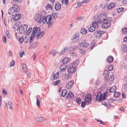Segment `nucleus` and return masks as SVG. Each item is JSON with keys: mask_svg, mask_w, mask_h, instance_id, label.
Wrapping results in <instances>:
<instances>
[{"mask_svg": "<svg viewBox=\"0 0 127 127\" xmlns=\"http://www.w3.org/2000/svg\"><path fill=\"white\" fill-rule=\"evenodd\" d=\"M51 16L52 19H55L57 17V14L56 13H53L51 15H49Z\"/></svg>", "mask_w": 127, "mask_h": 127, "instance_id": "nucleus-32", "label": "nucleus"}, {"mask_svg": "<svg viewBox=\"0 0 127 127\" xmlns=\"http://www.w3.org/2000/svg\"><path fill=\"white\" fill-rule=\"evenodd\" d=\"M114 76L113 75H112L110 77V78L109 79L110 81H113L114 80Z\"/></svg>", "mask_w": 127, "mask_h": 127, "instance_id": "nucleus-61", "label": "nucleus"}, {"mask_svg": "<svg viewBox=\"0 0 127 127\" xmlns=\"http://www.w3.org/2000/svg\"><path fill=\"white\" fill-rule=\"evenodd\" d=\"M83 0L82 1V2H78L77 3V6L78 7H80L81 6L82 4H83L84 3L83 2Z\"/></svg>", "mask_w": 127, "mask_h": 127, "instance_id": "nucleus-55", "label": "nucleus"}, {"mask_svg": "<svg viewBox=\"0 0 127 127\" xmlns=\"http://www.w3.org/2000/svg\"><path fill=\"white\" fill-rule=\"evenodd\" d=\"M24 54H25V52L24 51H23L20 53L19 56L21 57H22Z\"/></svg>", "mask_w": 127, "mask_h": 127, "instance_id": "nucleus-63", "label": "nucleus"}, {"mask_svg": "<svg viewBox=\"0 0 127 127\" xmlns=\"http://www.w3.org/2000/svg\"><path fill=\"white\" fill-rule=\"evenodd\" d=\"M69 75L68 74H66L64 77V79L66 80L69 79Z\"/></svg>", "mask_w": 127, "mask_h": 127, "instance_id": "nucleus-54", "label": "nucleus"}, {"mask_svg": "<svg viewBox=\"0 0 127 127\" xmlns=\"http://www.w3.org/2000/svg\"><path fill=\"white\" fill-rule=\"evenodd\" d=\"M12 104L13 103H12L11 101H9L7 103L5 104V105L8 109L12 110Z\"/></svg>", "mask_w": 127, "mask_h": 127, "instance_id": "nucleus-17", "label": "nucleus"}, {"mask_svg": "<svg viewBox=\"0 0 127 127\" xmlns=\"http://www.w3.org/2000/svg\"><path fill=\"white\" fill-rule=\"evenodd\" d=\"M38 44V42L33 43L29 46V49H31L35 48L37 47Z\"/></svg>", "mask_w": 127, "mask_h": 127, "instance_id": "nucleus-19", "label": "nucleus"}, {"mask_svg": "<svg viewBox=\"0 0 127 127\" xmlns=\"http://www.w3.org/2000/svg\"><path fill=\"white\" fill-rule=\"evenodd\" d=\"M15 64L13 60L11 61L10 63V67L14 66Z\"/></svg>", "mask_w": 127, "mask_h": 127, "instance_id": "nucleus-60", "label": "nucleus"}, {"mask_svg": "<svg viewBox=\"0 0 127 127\" xmlns=\"http://www.w3.org/2000/svg\"><path fill=\"white\" fill-rule=\"evenodd\" d=\"M44 34V32H43L40 31L35 36L36 37L37 39H38L42 37Z\"/></svg>", "mask_w": 127, "mask_h": 127, "instance_id": "nucleus-22", "label": "nucleus"}, {"mask_svg": "<svg viewBox=\"0 0 127 127\" xmlns=\"http://www.w3.org/2000/svg\"><path fill=\"white\" fill-rule=\"evenodd\" d=\"M41 20V21L44 24L46 23V17H43L42 19Z\"/></svg>", "mask_w": 127, "mask_h": 127, "instance_id": "nucleus-47", "label": "nucleus"}, {"mask_svg": "<svg viewBox=\"0 0 127 127\" xmlns=\"http://www.w3.org/2000/svg\"><path fill=\"white\" fill-rule=\"evenodd\" d=\"M92 95L90 94H86L85 96L84 99L86 103L88 104H90L92 99Z\"/></svg>", "mask_w": 127, "mask_h": 127, "instance_id": "nucleus-7", "label": "nucleus"}, {"mask_svg": "<svg viewBox=\"0 0 127 127\" xmlns=\"http://www.w3.org/2000/svg\"><path fill=\"white\" fill-rule=\"evenodd\" d=\"M68 96L70 98H73L74 97V95L71 91H70L68 93Z\"/></svg>", "mask_w": 127, "mask_h": 127, "instance_id": "nucleus-34", "label": "nucleus"}, {"mask_svg": "<svg viewBox=\"0 0 127 127\" xmlns=\"http://www.w3.org/2000/svg\"><path fill=\"white\" fill-rule=\"evenodd\" d=\"M40 13V14L38 13L36 14L35 18V20L39 23H41V19L43 16V14H44V11H42Z\"/></svg>", "mask_w": 127, "mask_h": 127, "instance_id": "nucleus-3", "label": "nucleus"}, {"mask_svg": "<svg viewBox=\"0 0 127 127\" xmlns=\"http://www.w3.org/2000/svg\"><path fill=\"white\" fill-rule=\"evenodd\" d=\"M15 13L13 11L12 8L10 7L8 10V13L11 16H14Z\"/></svg>", "mask_w": 127, "mask_h": 127, "instance_id": "nucleus-23", "label": "nucleus"}, {"mask_svg": "<svg viewBox=\"0 0 127 127\" xmlns=\"http://www.w3.org/2000/svg\"><path fill=\"white\" fill-rule=\"evenodd\" d=\"M76 70V68L75 67L73 66L72 64H69L67 70V71L69 74H72L74 73Z\"/></svg>", "mask_w": 127, "mask_h": 127, "instance_id": "nucleus-4", "label": "nucleus"}, {"mask_svg": "<svg viewBox=\"0 0 127 127\" xmlns=\"http://www.w3.org/2000/svg\"><path fill=\"white\" fill-rule=\"evenodd\" d=\"M2 41L4 43L6 42V37L5 36H3L2 38Z\"/></svg>", "mask_w": 127, "mask_h": 127, "instance_id": "nucleus-58", "label": "nucleus"}, {"mask_svg": "<svg viewBox=\"0 0 127 127\" xmlns=\"http://www.w3.org/2000/svg\"><path fill=\"white\" fill-rule=\"evenodd\" d=\"M62 2L65 5H67L68 3V0H63Z\"/></svg>", "mask_w": 127, "mask_h": 127, "instance_id": "nucleus-52", "label": "nucleus"}, {"mask_svg": "<svg viewBox=\"0 0 127 127\" xmlns=\"http://www.w3.org/2000/svg\"><path fill=\"white\" fill-rule=\"evenodd\" d=\"M92 25L95 28H97L98 27V22L97 21H95L92 22Z\"/></svg>", "mask_w": 127, "mask_h": 127, "instance_id": "nucleus-26", "label": "nucleus"}, {"mask_svg": "<svg viewBox=\"0 0 127 127\" xmlns=\"http://www.w3.org/2000/svg\"><path fill=\"white\" fill-rule=\"evenodd\" d=\"M58 53V52L56 50L52 49L49 52V54L52 55L54 56Z\"/></svg>", "mask_w": 127, "mask_h": 127, "instance_id": "nucleus-27", "label": "nucleus"}, {"mask_svg": "<svg viewBox=\"0 0 127 127\" xmlns=\"http://www.w3.org/2000/svg\"><path fill=\"white\" fill-rule=\"evenodd\" d=\"M103 74L105 79H106L108 78L109 72L107 70L104 71Z\"/></svg>", "mask_w": 127, "mask_h": 127, "instance_id": "nucleus-24", "label": "nucleus"}, {"mask_svg": "<svg viewBox=\"0 0 127 127\" xmlns=\"http://www.w3.org/2000/svg\"><path fill=\"white\" fill-rule=\"evenodd\" d=\"M79 50L80 51V52L81 54L82 55L84 54L85 52V50L83 49H81L80 48H79Z\"/></svg>", "mask_w": 127, "mask_h": 127, "instance_id": "nucleus-50", "label": "nucleus"}, {"mask_svg": "<svg viewBox=\"0 0 127 127\" xmlns=\"http://www.w3.org/2000/svg\"><path fill=\"white\" fill-rule=\"evenodd\" d=\"M27 28V25L26 24L21 25L19 29V32L21 34L24 33L26 31Z\"/></svg>", "mask_w": 127, "mask_h": 127, "instance_id": "nucleus-8", "label": "nucleus"}, {"mask_svg": "<svg viewBox=\"0 0 127 127\" xmlns=\"http://www.w3.org/2000/svg\"><path fill=\"white\" fill-rule=\"evenodd\" d=\"M68 49V48L67 47H64L62 50L61 54H60L62 55V54H63Z\"/></svg>", "mask_w": 127, "mask_h": 127, "instance_id": "nucleus-37", "label": "nucleus"}, {"mask_svg": "<svg viewBox=\"0 0 127 127\" xmlns=\"http://www.w3.org/2000/svg\"><path fill=\"white\" fill-rule=\"evenodd\" d=\"M122 50L124 51H126L127 50V47L126 45H124L122 47Z\"/></svg>", "mask_w": 127, "mask_h": 127, "instance_id": "nucleus-45", "label": "nucleus"}, {"mask_svg": "<svg viewBox=\"0 0 127 127\" xmlns=\"http://www.w3.org/2000/svg\"><path fill=\"white\" fill-rule=\"evenodd\" d=\"M22 67L23 70V71L27 70V67L26 65L25 64H22Z\"/></svg>", "mask_w": 127, "mask_h": 127, "instance_id": "nucleus-44", "label": "nucleus"}, {"mask_svg": "<svg viewBox=\"0 0 127 127\" xmlns=\"http://www.w3.org/2000/svg\"><path fill=\"white\" fill-rule=\"evenodd\" d=\"M37 99V101L36 102V104L37 106L38 107H39L40 106V101L39 99L37 98H36Z\"/></svg>", "mask_w": 127, "mask_h": 127, "instance_id": "nucleus-53", "label": "nucleus"}, {"mask_svg": "<svg viewBox=\"0 0 127 127\" xmlns=\"http://www.w3.org/2000/svg\"><path fill=\"white\" fill-rule=\"evenodd\" d=\"M74 84V81L72 80L69 82L66 85V88L67 89H69Z\"/></svg>", "mask_w": 127, "mask_h": 127, "instance_id": "nucleus-14", "label": "nucleus"}, {"mask_svg": "<svg viewBox=\"0 0 127 127\" xmlns=\"http://www.w3.org/2000/svg\"><path fill=\"white\" fill-rule=\"evenodd\" d=\"M34 36H33V35L32 34L31 35V36L30 37V39L29 41V42H30V43H32V42L33 41V37Z\"/></svg>", "mask_w": 127, "mask_h": 127, "instance_id": "nucleus-51", "label": "nucleus"}, {"mask_svg": "<svg viewBox=\"0 0 127 127\" xmlns=\"http://www.w3.org/2000/svg\"><path fill=\"white\" fill-rule=\"evenodd\" d=\"M35 120L38 122L42 123L44 121V118L42 117L36 116L35 118Z\"/></svg>", "mask_w": 127, "mask_h": 127, "instance_id": "nucleus-15", "label": "nucleus"}, {"mask_svg": "<svg viewBox=\"0 0 127 127\" xmlns=\"http://www.w3.org/2000/svg\"><path fill=\"white\" fill-rule=\"evenodd\" d=\"M95 120L98 122H99L100 124L102 125H104L105 124L104 123L102 122L101 120H99L97 119H95Z\"/></svg>", "mask_w": 127, "mask_h": 127, "instance_id": "nucleus-59", "label": "nucleus"}, {"mask_svg": "<svg viewBox=\"0 0 127 127\" xmlns=\"http://www.w3.org/2000/svg\"><path fill=\"white\" fill-rule=\"evenodd\" d=\"M29 39V37L27 36H25L24 37H22L20 38L19 41L21 43H22L24 42L25 43H27L28 42Z\"/></svg>", "mask_w": 127, "mask_h": 127, "instance_id": "nucleus-12", "label": "nucleus"}, {"mask_svg": "<svg viewBox=\"0 0 127 127\" xmlns=\"http://www.w3.org/2000/svg\"><path fill=\"white\" fill-rule=\"evenodd\" d=\"M67 93V91L65 90H64L61 93V96L62 97L64 96Z\"/></svg>", "mask_w": 127, "mask_h": 127, "instance_id": "nucleus-42", "label": "nucleus"}, {"mask_svg": "<svg viewBox=\"0 0 127 127\" xmlns=\"http://www.w3.org/2000/svg\"><path fill=\"white\" fill-rule=\"evenodd\" d=\"M95 27L92 26L89 28L88 31L90 32H93L95 30Z\"/></svg>", "mask_w": 127, "mask_h": 127, "instance_id": "nucleus-40", "label": "nucleus"}, {"mask_svg": "<svg viewBox=\"0 0 127 127\" xmlns=\"http://www.w3.org/2000/svg\"><path fill=\"white\" fill-rule=\"evenodd\" d=\"M46 8L47 10L49 12L51 11L52 9V7L51 5L50 4H47L46 6Z\"/></svg>", "mask_w": 127, "mask_h": 127, "instance_id": "nucleus-28", "label": "nucleus"}, {"mask_svg": "<svg viewBox=\"0 0 127 127\" xmlns=\"http://www.w3.org/2000/svg\"><path fill=\"white\" fill-rule=\"evenodd\" d=\"M60 82V80H58L54 82H53V84L54 85H56L59 84Z\"/></svg>", "mask_w": 127, "mask_h": 127, "instance_id": "nucleus-48", "label": "nucleus"}, {"mask_svg": "<svg viewBox=\"0 0 127 127\" xmlns=\"http://www.w3.org/2000/svg\"><path fill=\"white\" fill-rule=\"evenodd\" d=\"M21 25L18 22H17L14 25L13 28L15 31L18 30L19 28L20 27Z\"/></svg>", "mask_w": 127, "mask_h": 127, "instance_id": "nucleus-18", "label": "nucleus"}, {"mask_svg": "<svg viewBox=\"0 0 127 127\" xmlns=\"http://www.w3.org/2000/svg\"><path fill=\"white\" fill-rule=\"evenodd\" d=\"M104 31L98 30L95 33V35L97 37H99L102 34L104 33Z\"/></svg>", "mask_w": 127, "mask_h": 127, "instance_id": "nucleus-13", "label": "nucleus"}, {"mask_svg": "<svg viewBox=\"0 0 127 127\" xmlns=\"http://www.w3.org/2000/svg\"><path fill=\"white\" fill-rule=\"evenodd\" d=\"M115 5L116 4L115 3L111 2L108 4L107 6V8L108 10H111L114 8Z\"/></svg>", "mask_w": 127, "mask_h": 127, "instance_id": "nucleus-16", "label": "nucleus"}, {"mask_svg": "<svg viewBox=\"0 0 127 127\" xmlns=\"http://www.w3.org/2000/svg\"><path fill=\"white\" fill-rule=\"evenodd\" d=\"M107 61L109 63L112 62L113 60V58L112 57L110 56L108 57L107 58Z\"/></svg>", "mask_w": 127, "mask_h": 127, "instance_id": "nucleus-31", "label": "nucleus"}, {"mask_svg": "<svg viewBox=\"0 0 127 127\" xmlns=\"http://www.w3.org/2000/svg\"><path fill=\"white\" fill-rule=\"evenodd\" d=\"M77 102L78 104H80L81 101V99L80 98L78 97L76 98Z\"/></svg>", "mask_w": 127, "mask_h": 127, "instance_id": "nucleus-46", "label": "nucleus"}, {"mask_svg": "<svg viewBox=\"0 0 127 127\" xmlns=\"http://www.w3.org/2000/svg\"><path fill=\"white\" fill-rule=\"evenodd\" d=\"M61 6V4L60 3L58 2L55 3V9L57 10H59L60 9Z\"/></svg>", "mask_w": 127, "mask_h": 127, "instance_id": "nucleus-25", "label": "nucleus"}, {"mask_svg": "<svg viewBox=\"0 0 127 127\" xmlns=\"http://www.w3.org/2000/svg\"><path fill=\"white\" fill-rule=\"evenodd\" d=\"M76 49V46H74L69 47L68 48V50L70 51H72L75 50Z\"/></svg>", "mask_w": 127, "mask_h": 127, "instance_id": "nucleus-35", "label": "nucleus"}, {"mask_svg": "<svg viewBox=\"0 0 127 127\" xmlns=\"http://www.w3.org/2000/svg\"><path fill=\"white\" fill-rule=\"evenodd\" d=\"M52 20L51 16L48 15L46 17V24L49 28H50L53 25V22L52 21Z\"/></svg>", "mask_w": 127, "mask_h": 127, "instance_id": "nucleus-6", "label": "nucleus"}, {"mask_svg": "<svg viewBox=\"0 0 127 127\" xmlns=\"http://www.w3.org/2000/svg\"><path fill=\"white\" fill-rule=\"evenodd\" d=\"M116 90V86H112L110 89L109 91L110 93L114 92Z\"/></svg>", "mask_w": 127, "mask_h": 127, "instance_id": "nucleus-30", "label": "nucleus"}, {"mask_svg": "<svg viewBox=\"0 0 127 127\" xmlns=\"http://www.w3.org/2000/svg\"><path fill=\"white\" fill-rule=\"evenodd\" d=\"M123 33L124 34H127V28H125L122 30Z\"/></svg>", "mask_w": 127, "mask_h": 127, "instance_id": "nucleus-41", "label": "nucleus"}, {"mask_svg": "<svg viewBox=\"0 0 127 127\" xmlns=\"http://www.w3.org/2000/svg\"><path fill=\"white\" fill-rule=\"evenodd\" d=\"M102 22L103 24L101 26V27L103 28L107 29L110 26V23L106 19H104L102 21Z\"/></svg>", "mask_w": 127, "mask_h": 127, "instance_id": "nucleus-2", "label": "nucleus"}, {"mask_svg": "<svg viewBox=\"0 0 127 127\" xmlns=\"http://www.w3.org/2000/svg\"><path fill=\"white\" fill-rule=\"evenodd\" d=\"M107 92H104L103 94H101L100 92H98L96 95V100L99 102L105 99L107 97Z\"/></svg>", "mask_w": 127, "mask_h": 127, "instance_id": "nucleus-1", "label": "nucleus"}, {"mask_svg": "<svg viewBox=\"0 0 127 127\" xmlns=\"http://www.w3.org/2000/svg\"><path fill=\"white\" fill-rule=\"evenodd\" d=\"M79 35L78 33H75L71 38V40L74 42H76L79 40L78 37Z\"/></svg>", "mask_w": 127, "mask_h": 127, "instance_id": "nucleus-10", "label": "nucleus"}, {"mask_svg": "<svg viewBox=\"0 0 127 127\" xmlns=\"http://www.w3.org/2000/svg\"><path fill=\"white\" fill-rule=\"evenodd\" d=\"M32 30V29L31 28H29L28 30L27 31V32H26V33L27 35H29L30 33Z\"/></svg>", "mask_w": 127, "mask_h": 127, "instance_id": "nucleus-49", "label": "nucleus"}, {"mask_svg": "<svg viewBox=\"0 0 127 127\" xmlns=\"http://www.w3.org/2000/svg\"><path fill=\"white\" fill-rule=\"evenodd\" d=\"M80 32L82 34H86L87 33V31L85 29L83 28L81 29Z\"/></svg>", "mask_w": 127, "mask_h": 127, "instance_id": "nucleus-36", "label": "nucleus"}, {"mask_svg": "<svg viewBox=\"0 0 127 127\" xmlns=\"http://www.w3.org/2000/svg\"><path fill=\"white\" fill-rule=\"evenodd\" d=\"M2 94L4 95H7V92L6 90H3L2 91Z\"/></svg>", "mask_w": 127, "mask_h": 127, "instance_id": "nucleus-62", "label": "nucleus"}, {"mask_svg": "<svg viewBox=\"0 0 127 127\" xmlns=\"http://www.w3.org/2000/svg\"><path fill=\"white\" fill-rule=\"evenodd\" d=\"M21 17V15L20 14L15 15L13 18V20L15 21H16L19 19Z\"/></svg>", "mask_w": 127, "mask_h": 127, "instance_id": "nucleus-20", "label": "nucleus"}, {"mask_svg": "<svg viewBox=\"0 0 127 127\" xmlns=\"http://www.w3.org/2000/svg\"><path fill=\"white\" fill-rule=\"evenodd\" d=\"M23 72L25 73L28 78H30V73L29 71L27 69L23 71Z\"/></svg>", "mask_w": 127, "mask_h": 127, "instance_id": "nucleus-33", "label": "nucleus"}, {"mask_svg": "<svg viewBox=\"0 0 127 127\" xmlns=\"http://www.w3.org/2000/svg\"><path fill=\"white\" fill-rule=\"evenodd\" d=\"M41 31L40 28L39 27H35L33 29V32L32 34L34 36H35L38 33Z\"/></svg>", "mask_w": 127, "mask_h": 127, "instance_id": "nucleus-9", "label": "nucleus"}, {"mask_svg": "<svg viewBox=\"0 0 127 127\" xmlns=\"http://www.w3.org/2000/svg\"><path fill=\"white\" fill-rule=\"evenodd\" d=\"M78 43L79 45H80V47L84 49L87 47L89 45V43L85 40H81Z\"/></svg>", "mask_w": 127, "mask_h": 127, "instance_id": "nucleus-5", "label": "nucleus"}, {"mask_svg": "<svg viewBox=\"0 0 127 127\" xmlns=\"http://www.w3.org/2000/svg\"><path fill=\"white\" fill-rule=\"evenodd\" d=\"M120 95V93L119 92H115L114 95V96L115 98L118 97Z\"/></svg>", "mask_w": 127, "mask_h": 127, "instance_id": "nucleus-43", "label": "nucleus"}, {"mask_svg": "<svg viewBox=\"0 0 127 127\" xmlns=\"http://www.w3.org/2000/svg\"><path fill=\"white\" fill-rule=\"evenodd\" d=\"M71 60V59L70 58H65L63 59L62 61V63L64 64H66L69 63Z\"/></svg>", "mask_w": 127, "mask_h": 127, "instance_id": "nucleus-21", "label": "nucleus"}, {"mask_svg": "<svg viewBox=\"0 0 127 127\" xmlns=\"http://www.w3.org/2000/svg\"><path fill=\"white\" fill-rule=\"evenodd\" d=\"M15 13H17L19 11L20 8L18 5L16 4H12V6L11 7Z\"/></svg>", "mask_w": 127, "mask_h": 127, "instance_id": "nucleus-11", "label": "nucleus"}, {"mask_svg": "<svg viewBox=\"0 0 127 127\" xmlns=\"http://www.w3.org/2000/svg\"><path fill=\"white\" fill-rule=\"evenodd\" d=\"M124 10V8L123 7H121L117 8V11L118 13L121 12L123 11Z\"/></svg>", "mask_w": 127, "mask_h": 127, "instance_id": "nucleus-39", "label": "nucleus"}, {"mask_svg": "<svg viewBox=\"0 0 127 127\" xmlns=\"http://www.w3.org/2000/svg\"><path fill=\"white\" fill-rule=\"evenodd\" d=\"M59 72H57L56 74H55L54 75H53V79L54 80H56L58 79L59 77Z\"/></svg>", "mask_w": 127, "mask_h": 127, "instance_id": "nucleus-29", "label": "nucleus"}, {"mask_svg": "<svg viewBox=\"0 0 127 127\" xmlns=\"http://www.w3.org/2000/svg\"><path fill=\"white\" fill-rule=\"evenodd\" d=\"M124 89L126 91H127V83H125L123 87Z\"/></svg>", "mask_w": 127, "mask_h": 127, "instance_id": "nucleus-56", "label": "nucleus"}, {"mask_svg": "<svg viewBox=\"0 0 127 127\" xmlns=\"http://www.w3.org/2000/svg\"><path fill=\"white\" fill-rule=\"evenodd\" d=\"M86 102L85 101H82L81 103V106L82 107H84L85 105Z\"/></svg>", "mask_w": 127, "mask_h": 127, "instance_id": "nucleus-57", "label": "nucleus"}, {"mask_svg": "<svg viewBox=\"0 0 127 127\" xmlns=\"http://www.w3.org/2000/svg\"><path fill=\"white\" fill-rule=\"evenodd\" d=\"M113 68V66L112 65H110L109 66L108 69L109 70H112Z\"/></svg>", "mask_w": 127, "mask_h": 127, "instance_id": "nucleus-64", "label": "nucleus"}, {"mask_svg": "<svg viewBox=\"0 0 127 127\" xmlns=\"http://www.w3.org/2000/svg\"><path fill=\"white\" fill-rule=\"evenodd\" d=\"M66 66L65 65H62L60 67V70L62 71H64L66 68Z\"/></svg>", "mask_w": 127, "mask_h": 127, "instance_id": "nucleus-38", "label": "nucleus"}]
</instances>
